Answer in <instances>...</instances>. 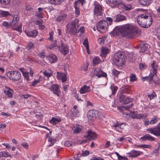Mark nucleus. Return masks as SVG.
I'll return each instance as SVG.
<instances>
[{
    "mask_svg": "<svg viewBox=\"0 0 160 160\" xmlns=\"http://www.w3.org/2000/svg\"><path fill=\"white\" fill-rule=\"evenodd\" d=\"M48 142L51 143L50 144L48 145L49 147H50L54 145L55 143V140L52 139L51 137H50L48 140Z\"/></svg>",
    "mask_w": 160,
    "mask_h": 160,
    "instance_id": "79ce46f5",
    "label": "nucleus"
},
{
    "mask_svg": "<svg viewBox=\"0 0 160 160\" xmlns=\"http://www.w3.org/2000/svg\"><path fill=\"white\" fill-rule=\"evenodd\" d=\"M56 47H57V44H56V41H54V42H53V44H52L50 45L49 48L50 49H55L56 48Z\"/></svg>",
    "mask_w": 160,
    "mask_h": 160,
    "instance_id": "09e8293b",
    "label": "nucleus"
},
{
    "mask_svg": "<svg viewBox=\"0 0 160 160\" xmlns=\"http://www.w3.org/2000/svg\"><path fill=\"white\" fill-rule=\"evenodd\" d=\"M25 8V10L27 11H31L32 10L33 8L32 6L28 4L26 5Z\"/></svg>",
    "mask_w": 160,
    "mask_h": 160,
    "instance_id": "864d4df0",
    "label": "nucleus"
},
{
    "mask_svg": "<svg viewBox=\"0 0 160 160\" xmlns=\"http://www.w3.org/2000/svg\"><path fill=\"white\" fill-rule=\"evenodd\" d=\"M26 34L28 37H35L37 35L38 31L35 30H30L25 31Z\"/></svg>",
    "mask_w": 160,
    "mask_h": 160,
    "instance_id": "2eb2a0df",
    "label": "nucleus"
},
{
    "mask_svg": "<svg viewBox=\"0 0 160 160\" xmlns=\"http://www.w3.org/2000/svg\"><path fill=\"white\" fill-rule=\"evenodd\" d=\"M2 24L6 28L11 27L10 23H9L8 22L6 21H3L2 23Z\"/></svg>",
    "mask_w": 160,
    "mask_h": 160,
    "instance_id": "c03bdc74",
    "label": "nucleus"
},
{
    "mask_svg": "<svg viewBox=\"0 0 160 160\" xmlns=\"http://www.w3.org/2000/svg\"><path fill=\"white\" fill-rule=\"evenodd\" d=\"M117 30L121 32L128 38H135L139 34V31L137 28L133 25L129 23L116 28L113 30L114 33H115V32H116Z\"/></svg>",
    "mask_w": 160,
    "mask_h": 160,
    "instance_id": "f257e3e1",
    "label": "nucleus"
},
{
    "mask_svg": "<svg viewBox=\"0 0 160 160\" xmlns=\"http://www.w3.org/2000/svg\"><path fill=\"white\" fill-rule=\"evenodd\" d=\"M106 20L109 22V24L111 25L112 24L113 22V19L112 18L110 17H107L106 18Z\"/></svg>",
    "mask_w": 160,
    "mask_h": 160,
    "instance_id": "69168bd1",
    "label": "nucleus"
},
{
    "mask_svg": "<svg viewBox=\"0 0 160 160\" xmlns=\"http://www.w3.org/2000/svg\"><path fill=\"white\" fill-rule=\"evenodd\" d=\"M158 120V118L157 116H154V117L152 118V120L150 121V124H154L157 122Z\"/></svg>",
    "mask_w": 160,
    "mask_h": 160,
    "instance_id": "f704fd0d",
    "label": "nucleus"
},
{
    "mask_svg": "<svg viewBox=\"0 0 160 160\" xmlns=\"http://www.w3.org/2000/svg\"><path fill=\"white\" fill-rule=\"evenodd\" d=\"M151 0H139V3L142 5H147L150 2Z\"/></svg>",
    "mask_w": 160,
    "mask_h": 160,
    "instance_id": "c756f323",
    "label": "nucleus"
},
{
    "mask_svg": "<svg viewBox=\"0 0 160 160\" xmlns=\"http://www.w3.org/2000/svg\"><path fill=\"white\" fill-rule=\"evenodd\" d=\"M78 30L79 31V32H80L81 33H84V32L85 31V28L83 26H82L79 28H77Z\"/></svg>",
    "mask_w": 160,
    "mask_h": 160,
    "instance_id": "338daca9",
    "label": "nucleus"
},
{
    "mask_svg": "<svg viewBox=\"0 0 160 160\" xmlns=\"http://www.w3.org/2000/svg\"><path fill=\"white\" fill-rule=\"evenodd\" d=\"M56 76L57 79H61L63 82L66 81L67 80L66 75L64 73L57 72Z\"/></svg>",
    "mask_w": 160,
    "mask_h": 160,
    "instance_id": "dca6fc26",
    "label": "nucleus"
},
{
    "mask_svg": "<svg viewBox=\"0 0 160 160\" xmlns=\"http://www.w3.org/2000/svg\"><path fill=\"white\" fill-rule=\"evenodd\" d=\"M18 18L17 17H14L10 22L11 27L12 28L16 27L18 25Z\"/></svg>",
    "mask_w": 160,
    "mask_h": 160,
    "instance_id": "4be33fe9",
    "label": "nucleus"
},
{
    "mask_svg": "<svg viewBox=\"0 0 160 160\" xmlns=\"http://www.w3.org/2000/svg\"><path fill=\"white\" fill-rule=\"evenodd\" d=\"M82 126L78 124H74L72 127V129L74 133H77L80 132L82 129Z\"/></svg>",
    "mask_w": 160,
    "mask_h": 160,
    "instance_id": "aec40b11",
    "label": "nucleus"
},
{
    "mask_svg": "<svg viewBox=\"0 0 160 160\" xmlns=\"http://www.w3.org/2000/svg\"><path fill=\"white\" fill-rule=\"evenodd\" d=\"M142 152L139 151H136L133 150L131 151L129 153V157H130L135 158L139 156Z\"/></svg>",
    "mask_w": 160,
    "mask_h": 160,
    "instance_id": "6ab92c4d",
    "label": "nucleus"
},
{
    "mask_svg": "<svg viewBox=\"0 0 160 160\" xmlns=\"http://www.w3.org/2000/svg\"><path fill=\"white\" fill-rule=\"evenodd\" d=\"M79 113V111L77 110H73L72 112V116L73 117L77 116Z\"/></svg>",
    "mask_w": 160,
    "mask_h": 160,
    "instance_id": "13d9d810",
    "label": "nucleus"
},
{
    "mask_svg": "<svg viewBox=\"0 0 160 160\" xmlns=\"http://www.w3.org/2000/svg\"><path fill=\"white\" fill-rule=\"evenodd\" d=\"M122 6L123 8L126 10H129L131 9L132 6L130 4H122Z\"/></svg>",
    "mask_w": 160,
    "mask_h": 160,
    "instance_id": "4c0bfd02",
    "label": "nucleus"
},
{
    "mask_svg": "<svg viewBox=\"0 0 160 160\" xmlns=\"http://www.w3.org/2000/svg\"><path fill=\"white\" fill-rule=\"evenodd\" d=\"M44 75L48 78L50 77L52 75V73H51L48 72L47 71H45L43 72Z\"/></svg>",
    "mask_w": 160,
    "mask_h": 160,
    "instance_id": "680f3d73",
    "label": "nucleus"
},
{
    "mask_svg": "<svg viewBox=\"0 0 160 160\" xmlns=\"http://www.w3.org/2000/svg\"><path fill=\"white\" fill-rule=\"evenodd\" d=\"M36 15L37 17L40 18H42L43 17L42 16V14H43L42 12H39V11H37L36 13Z\"/></svg>",
    "mask_w": 160,
    "mask_h": 160,
    "instance_id": "052dcab7",
    "label": "nucleus"
},
{
    "mask_svg": "<svg viewBox=\"0 0 160 160\" xmlns=\"http://www.w3.org/2000/svg\"><path fill=\"white\" fill-rule=\"evenodd\" d=\"M146 130L156 136H160V127L156 126L154 128H148Z\"/></svg>",
    "mask_w": 160,
    "mask_h": 160,
    "instance_id": "6e6552de",
    "label": "nucleus"
},
{
    "mask_svg": "<svg viewBox=\"0 0 160 160\" xmlns=\"http://www.w3.org/2000/svg\"><path fill=\"white\" fill-rule=\"evenodd\" d=\"M66 15L65 14L59 15L57 18V20L59 22H60L64 20L66 18Z\"/></svg>",
    "mask_w": 160,
    "mask_h": 160,
    "instance_id": "ea45409f",
    "label": "nucleus"
},
{
    "mask_svg": "<svg viewBox=\"0 0 160 160\" xmlns=\"http://www.w3.org/2000/svg\"><path fill=\"white\" fill-rule=\"evenodd\" d=\"M78 2H76L75 5H74V7L75 8V13L76 14L78 15L80 14V11L79 9L78 8V7H77V5L78 4Z\"/></svg>",
    "mask_w": 160,
    "mask_h": 160,
    "instance_id": "49530a36",
    "label": "nucleus"
},
{
    "mask_svg": "<svg viewBox=\"0 0 160 160\" xmlns=\"http://www.w3.org/2000/svg\"><path fill=\"white\" fill-rule=\"evenodd\" d=\"M151 66L153 69L152 72L154 74H156L158 67L156 62L154 61H153V62L151 64Z\"/></svg>",
    "mask_w": 160,
    "mask_h": 160,
    "instance_id": "a878e982",
    "label": "nucleus"
},
{
    "mask_svg": "<svg viewBox=\"0 0 160 160\" xmlns=\"http://www.w3.org/2000/svg\"><path fill=\"white\" fill-rule=\"evenodd\" d=\"M23 75L27 81L29 80V73L28 72L26 71L23 74Z\"/></svg>",
    "mask_w": 160,
    "mask_h": 160,
    "instance_id": "6e6d98bb",
    "label": "nucleus"
},
{
    "mask_svg": "<svg viewBox=\"0 0 160 160\" xmlns=\"http://www.w3.org/2000/svg\"><path fill=\"white\" fill-rule=\"evenodd\" d=\"M125 95L121 94L120 95L119 97V101L120 102H124V100L125 98Z\"/></svg>",
    "mask_w": 160,
    "mask_h": 160,
    "instance_id": "8fccbe9b",
    "label": "nucleus"
},
{
    "mask_svg": "<svg viewBox=\"0 0 160 160\" xmlns=\"http://www.w3.org/2000/svg\"><path fill=\"white\" fill-rule=\"evenodd\" d=\"M74 144L72 142L67 141L65 142L64 145L66 147H69L72 146L74 145Z\"/></svg>",
    "mask_w": 160,
    "mask_h": 160,
    "instance_id": "37998d69",
    "label": "nucleus"
},
{
    "mask_svg": "<svg viewBox=\"0 0 160 160\" xmlns=\"http://www.w3.org/2000/svg\"><path fill=\"white\" fill-rule=\"evenodd\" d=\"M110 88L112 90V94L115 93L118 89V87L112 85L111 86Z\"/></svg>",
    "mask_w": 160,
    "mask_h": 160,
    "instance_id": "a19ab883",
    "label": "nucleus"
},
{
    "mask_svg": "<svg viewBox=\"0 0 160 160\" xmlns=\"http://www.w3.org/2000/svg\"><path fill=\"white\" fill-rule=\"evenodd\" d=\"M93 62L94 65H97L101 62V60L98 57H95L93 60Z\"/></svg>",
    "mask_w": 160,
    "mask_h": 160,
    "instance_id": "473e14b6",
    "label": "nucleus"
},
{
    "mask_svg": "<svg viewBox=\"0 0 160 160\" xmlns=\"http://www.w3.org/2000/svg\"><path fill=\"white\" fill-rule=\"evenodd\" d=\"M127 19V18L125 16L120 14H117L113 17V21L116 22H122L124 20H126Z\"/></svg>",
    "mask_w": 160,
    "mask_h": 160,
    "instance_id": "ddd939ff",
    "label": "nucleus"
},
{
    "mask_svg": "<svg viewBox=\"0 0 160 160\" xmlns=\"http://www.w3.org/2000/svg\"><path fill=\"white\" fill-rule=\"evenodd\" d=\"M108 24L105 20L100 21L98 23L97 28L98 30L101 33L105 32L107 30Z\"/></svg>",
    "mask_w": 160,
    "mask_h": 160,
    "instance_id": "423d86ee",
    "label": "nucleus"
},
{
    "mask_svg": "<svg viewBox=\"0 0 160 160\" xmlns=\"http://www.w3.org/2000/svg\"><path fill=\"white\" fill-rule=\"evenodd\" d=\"M94 13L96 16H101L102 15V7L99 3L95 1L93 3Z\"/></svg>",
    "mask_w": 160,
    "mask_h": 160,
    "instance_id": "0eeeda50",
    "label": "nucleus"
},
{
    "mask_svg": "<svg viewBox=\"0 0 160 160\" xmlns=\"http://www.w3.org/2000/svg\"><path fill=\"white\" fill-rule=\"evenodd\" d=\"M123 124H124L123 123H118L117 122L116 124L113 125L112 126L114 127H118L121 129H122L124 128V127L122 126V125Z\"/></svg>",
    "mask_w": 160,
    "mask_h": 160,
    "instance_id": "e433bc0d",
    "label": "nucleus"
},
{
    "mask_svg": "<svg viewBox=\"0 0 160 160\" xmlns=\"http://www.w3.org/2000/svg\"><path fill=\"white\" fill-rule=\"evenodd\" d=\"M148 97L150 98V100L156 96V94L155 93V92H153V93L152 94H151L150 95H148Z\"/></svg>",
    "mask_w": 160,
    "mask_h": 160,
    "instance_id": "4d7b16f0",
    "label": "nucleus"
},
{
    "mask_svg": "<svg viewBox=\"0 0 160 160\" xmlns=\"http://www.w3.org/2000/svg\"><path fill=\"white\" fill-rule=\"evenodd\" d=\"M108 49L106 47H102L101 53V56L102 57L105 58L107 54Z\"/></svg>",
    "mask_w": 160,
    "mask_h": 160,
    "instance_id": "393cba45",
    "label": "nucleus"
},
{
    "mask_svg": "<svg viewBox=\"0 0 160 160\" xmlns=\"http://www.w3.org/2000/svg\"><path fill=\"white\" fill-rule=\"evenodd\" d=\"M7 75L10 79L14 81H17L19 80L21 76L20 73L17 70L12 71L8 72Z\"/></svg>",
    "mask_w": 160,
    "mask_h": 160,
    "instance_id": "39448f33",
    "label": "nucleus"
},
{
    "mask_svg": "<svg viewBox=\"0 0 160 160\" xmlns=\"http://www.w3.org/2000/svg\"><path fill=\"white\" fill-rule=\"evenodd\" d=\"M83 44L86 47L88 53L89 54V46L88 41L87 39L86 38L83 41Z\"/></svg>",
    "mask_w": 160,
    "mask_h": 160,
    "instance_id": "c9c22d12",
    "label": "nucleus"
},
{
    "mask_svg": "<svg viewBox=\"0 0 160 160\" xmlns=\"http://www.w3.org/2000/svg\"><path fill=\"white\" fill-rule=\"evenodd\" d=\"M34 46L32 42H28L27 44V46L26 48L27 50H29L33 48Z\"/></svg>",
    "mask_w": 160,
    "mask_h": 160,
    "instance_id": "603ef678",
    "label": "nucleus"
},
{
    "mask_svg": "<svg viewBox=\"0 0 160 160\" xmlns=\"http://www.w3.org/2000/svg\"><path fill=\"white\" fill-rule=\"evenodd\" d=\"M61 119L59 117H52V119L50 120L49 122L51 124L55 125L58 122H61Z\"/></svg>",
    "mask_w": 160,
    "mask_h": 160,
    "instance_id": "5701e85b",
    "label": "nucleus"
},
{
    "mask_svg": "<svg viewBox=\"0 0 160 160\" xmlns=\"http://www.w3.org/2000/svg\"><path fill=\"white\" fill-rule=\"evenodd\" d=\"M78 22V20H73L67 25V31L70 34L76 36L79 33V31L77 29L78 27H76Z\"/></svg>",
    "mask_w": 160,
    "mask_h": 160,
    "instance_id": "20e7f679",
    "label": "nucleus"
},
{
    "mask_svg": "<svg viewBox=\"0 0 160 160\" xmlns=\"http://www.w3.org/2000/svg\"><path fill=\"white\" fill-rule=\"evenodd\" d=\"M48 59L51 63H54L57 60V57L53 54L49 55Z\"/></svg>",
    "mask_w": 160,
    "mask_h": 160,
    "instance_id": "bb28decb",
    "label": "nucleus"
},
{
    "mask_svg": "<svg viewBox=\"0 0 160 160\" xmlns=\"http://www.w3.org/2000/svg\"><path fill=\"white\" fill-rule=\"evenodd\" d=\"M138 147H140V148H149L150 147V145H146V144H142V145H138Z\"/></svg>",
    "mask_w": 160,
    "mask_h": 160,
    "instance_id": "e2e57ef3",
    "label": "nucleus"
},
{
    "mask_svg": "<svg viewBox=\"0 0 160 160\" xmlns=\"http://www.w3.org/2000/svg\"><path fill=\"white\" fill-rule=\"evenodd\" d=\"M121 72L118 71L116 69H113L112 71V74L116 77H118V75Z\"/></svg>",
    "mask_w": 160,
    "mask_h": 160,
    "instance_id": "a18cd8bd",
    "label": "nucleus"
},
{
    "mask_svg": "<svg viewBox=\"0 0 160 160\" xmlns=\"http://www.w3.org/2000/svg\"><path fill=\"white\" fill-rule=\"evenodd\" d=\"M133 118H136L138 119H144L146 117L144 115V114H135L133 117Z\"/></svg>",
    "mask_w": 160,
    "mask_h": 160,
    "instance_id": "58836bf2",
    "label": "nucleus"
},
{
    "mask_svg": "<svg viewBox=\"0 0 160 160\" xmlns=\"http://www.w3.org/2000/svg\"><path fill=\"white\" fill-rule=\"evenodd\" d=\"M126 140V138L124 137H119L117 139V141L122 142L123 140Z\"/></svg>",
    "mask_w": 160,
    "mask_h": 160,
    "instance_id": "0e129e2a",
    "label": "nucleus"
},
{
    "mask_svg": "<svg viewBox=\"0 0 160 160\" xmlns=\"http://www.w3.org/2000/svg\"><path fill=\"white\" fill-rule=\"evenodd\" d=\"M49 89L51 91L53 92V94L57 95L58 96H59V94L60 93V90L58 84H52Z\"/></svg>",
    "mask_w": 160,
    "mask_h": 160,
    "instance_id": "9d476101",
    "label": "nucleus"
},
{
    "mask_svg": "<svg viewBox=\"0 0 160 160\" xmlns=\"http://www.w3.org/2000/svg\"><path fill=\"white\" fill-rule=\"evenodd\" d=\"M141 139L143 141L148 140L149 141H153L155 140L154 138L152 137L149 134H147L143 136L141 138Z\"/></svg>",
    "mask_w": 160,
    "mask_h": 160,
    "instance_id": "b1692460",
    "label": "nucleus"
},
{
    "mask_svg": "<svg viewBox=\"0 0 160 160\" xmlns=\"http://www.w3.org/2000/svg\"><path fill=\"white\" fill-rule=\"evenodd\" d=\"M148 47V45L147 44H141L138 48L139 52H144L147 50Z\"/></svg>",
    "mask_w": 160,
    "mask_h": 160,
    "instance_id": "412c9836",
    "label": "nucleus"
},
{
    "mask_svg": "<svg viewBox=\"0 0 160 160\" xmlns=\"http://www.w3.org/2000/svg\"><path fill=\"white\" fill-rule=\"evenodd\" d=\"M137 22L141 27L147 28L152 24V18L148 12H143L137 17Z\"/></svg>",
    "mask_w": 160,
    "mask_h": 160,
    "instance_id": "f03ea898",
    "label": "nucleus"
},
{
    "mask_svg": "<svg viewBox=\"0 0 160 160\" xmlns=\"http://www.w3.org/2000/svg\"><path fill=\"white\" fill-rule=\"evenodd\" d=\"M21 145L25 149H27L28 148V145L27 143L24 142L21 143Z\"/></svg>",
    "mask_w": 160,
    "mask_h": 160,
    "instance_id": "bf43d9fd",
    "label": "nucleus"
},
{
    "mask_svg": "<svg viewBox=\"0 0 160 160\" xmlns=\"http://www.w3.org/2000/svg\"><path fill=\"white\" fill-rule=\"evenodd\" d=\"M0 2L4 5H7L10 2V0H0Z\"/></svg>",
    "mask_w": 160,
    "mask_h": 160,
    "instance_id": "de8ad7c7",
    "label": "nucleus"
},
{
    "mask_svg": "<svg viewBox=\"0 0 160 160\" xmlns=\"http://www.w3.org/2000/svg\"><path fill=\"white\" fill-rule=\"evenodd\" d=\"M125 60L124 53L123 52H119L116 53L113 57V62L118 67L121 66L124 64Z\"/></svg>",
    "mask_w": 160,
    "mask_h": 160,
    "instance_id": "7ed1b4c3",
    "label": "nucleus"
},
{
    "mask_svg": "<svg viewBox=\"0 0 160 160\" xmlns=\"http://www.w3.org/2000/svg\"><path fill=\"white\" fill-rule=\"evenodd\" d=\"M59 51L63 54L66 55L69 52L68 46L63 43H61L60 45L58 46Z\"/></svg>",
    "mask_w": 160,
    "mask_h": 160,
    "instance_id": "9b49d317",
    "label": "nucleus"
},
{
    "mask_svg": "<svg viewBox=\"0 0 160 160\" xmlns=\"http://www.w3.org/2000/svg\"><path fill=\"white\" fill-rule=\"evenodd\" d=\"M91 90V87L84 85L79 90V92L81 94H84L88 92Z\"/></svg>",
    "mask_w": 160,
    "mask_h": 160,
    "instance_id": "f3484780",
    "label": "nucleus"
},
{
    "mask_svg": "<svg viewBox=\"0 0 160 160\" xmlns=\"http://www.w3.org/2000/svg\"><path fill=\"white\" fill-rule=\"evenodd\" d=\"M11 155L7 152L2 151L0 152V157H2L7 158L8 157H11Z\"/></svg>",
    "mask_w": 160,
    "mask_h": 160,
    "instance_id": "7c9ffc66",
    "label": "nucleus"
},
{
    "mask_svg": "<svg viewBox=\"0 0 160 160\" xmlns=\"http://www.w3.org/2000/svg\"><path fill=\"white\" fill-rule=\"evenodd\" d=\"M89 153V151L88 150H86L82 152V155L83 156H86L88 155Z\"/></svg>",
    "mask_w": 160,
    "mask_h": 160,
    "instance_id": "774afa93",
    "label": "nucleus"
},
{
    "mask_svg": "<svg viewBox=\"0 0 160 160\" xmlns=\"http://www.w3.org/2000/svg\"><path fill=\"white\" fill-rule=\"evenodd\" d=\"M98 112L96 110H90L88 112L87 117L89 119H92L93 118L96 117V114H98Z\"/></svg>",
    "mask_w": 160,
    "mask_h": 160,
    "instance_id": "a211bd4d",
    "label": "nucleus"
},
{
    "mask_svg": "<svg viewBox=\"0 0 160 160\" xmlns=\"http://www.w3.org/2000/svg\"><path fill=\"white\" fill-rule=\"evenodd\" d=\"M5 94L8 98H12L13 96V90L12 89L7 86H5L3 89Z\"/></svg>",
    "mask_w": 160,
    "mask_h": 160,
    "instance_id": "f8f14e48",
    "label": "nucleus"
},
{
    "mask_svg": "<svg viewBox=\"0 0 160 160\" xmlns=\"http://www.w3.org/2000/svg\"><path fill=\"white\" fill-rule=\"evenodd\" d=\"M119 0H108L109 4L112 5V7H117L118 6V1Z\"/></svg>",
    "mask_w": 160,
    "mask_h": 160,
    "instance_id": "cd10ccee",
    "label": "nucleus"
},
{
    "mask_svg": "<svg viewBox=\"0 0 160 160\" xmlns=\"http://www.w3.org/2000/svg\"><path fill=\"white\" fill-rule=\"evenodd\" d=\"M96 133L92 130L86 131L84 135V137L87 138L88 140H94L96 139Z\"/></svg>",
    "mask_w": 160,
    "mask_h": 160,
    "instance_id": "1a4fd4ad",
    "label": "nucleus"
},
{
    "mask_svg": "<svg viewBox=\"0 0 160 160\" xmlns=\"http://www.w3.org/2000/svg\"><path fill=\"white\" fill-rule=\"evenodd\" d=\"M122 92L125 93H129L130 89L128 87H125L123 88L122 89Z\"/></svg>",
    "mask_w": 160,
    "mask_h": 160,
    "instance_id": "5fc2aeb1",
    "label": "nucleus"
},
{
    "mask_svg": "<svg viewBox=\"0 0 160 160\" xmlns=\"http://www.w3.org/2000/svg\"><path fill=\"white\" fill-rule=\"evenodd\" d=\"M132 99L128 97H125L123 102L124 104H126L132 102Z\"/></svg>",
    "mask_w": 160,
    "mask_h": 160,
    "instance_id": "3c124183",
    "label": "nucleus"
},
{
    "mask_svg": "<svg viewBox=\"0 0 160 160\" xmlns=\"http://www.w3.org/2000/svg\"><path fill=\"white\" fill-rule=\"evenodd\" d=\"M48 1L51 4L57 5L61 3L63 0H48Z\"/></svg>",
    "mask_w": 160,
    "mask_h": 160,
    "instance_id": "c85d7f7f",
    "label": "nucleus"
},
{
    "mask_svg": "<svg viewBox=\"0 0 160 160\" xmlns=\"http://www.w3.org/2000/svg\"><path fill=\"white\" fill-rule=\"evenodd\" d=\"M10 13L8 11H3L0 10V15L3 17H6L9 15Z\"/></svg>",
    "mask_w": 160,
    "mask_h": 160,
    "instance_id": "2f4dec72",
    "label": "nucleus"
},
{
    "mask_svg": "<svg viewBox=\"0 0 160 160\" xmlns=\"http://www.w3.org/2000/svg\"><path fill=\"white\" fill-rule=\"evenodd\" d=\"M94 73L98 78L101 77H106L107 76L106 73L103 72L99 68H97L94 71Z\"/></svg>",
    "mask_w": 160,
    "mask_h": 160,
    "instance_id": "4468645a",
    "label": "nucleus"
},
{
    "mask_svg": "<svg viewBox=\"0 0 160 160\" xmlns=\"http://www.w3.org/2000/svg\"><path fill=\"white\" fill-rule=\"evenodd\" d=\"M130 82H133L137 81V78L135 75L131 73L129 76Z\"/></svg>",
    "mask_w": 160,
    "mask_h": 160,
    "instance_id": "72a5a7b5",
    "label": "nucleus"
}]
</instances>
